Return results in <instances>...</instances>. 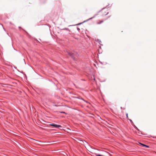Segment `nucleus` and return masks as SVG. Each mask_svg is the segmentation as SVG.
I'll use <instances>...</instances> for the list:
<instances>
[{"label":"nucleus","mask_w":156,"mask_h":156,"mask_svg":"<svg viewBox=\"0 0 156 156\" xmlns=\"http://www.w3.org/2000/svg\"><path fill=\"white\" fill-rule=\"evenodd\" d=\"M102 15L103 16L106 15L108 13V10L107 9H102L101 11Z\"/></svg>","instance_id":"nucleus-1"},{"label":"nucleus","mask_w":156,"mask_h":156,"mask_svg":"<svg viewBox=\"0 0 156 156\" xmlns=\"http://www.w3.org/2000/svg\"><path fill=\"white\" fill-rule=\"evenodd\" d=\"M129 120L131 122H132V121L131 120V119H129Z\"/></svg>","instance_id":"nucleus-7"},{"label":"nucleus","mask_w":156,"mask_h":156,"mask_svg":"<svg viewBox=\"0 0 156 156\" xmlns=\"http://www.w3.org/2000/svg\"><path fill=\"white\" fill-rule=\"evenodd\" d=\"M50 126H53L56 127H61V126L60 125H57L55 124H52L50 125Z\"/></svg>","instance_id":"nucleus-2"},{"label":"nucleus","mask_w":156,"mask_h":156,"mask_svg":"<svg viewBox=\"0 0 156 156\" xmlns=\"http://www.w3.org/2000/svg\"><path fill=\"white\" fill-rule=\"evenodd\" d=\"M126 117L127 118H128V114H126Z\"/></svg>","instance_id":"nucleus-5"},{"label":"nucleus","mask_w":156,"mask_h":156,"mask_svg":"<svg viewBox=\"0 0 156 156\" xmlns=\"http://www.w3.org/2000/svg\"><path fill=\"white\" fill-rule=\"evenodd\" d=\"M140 144L141 145H142L143 146H144V147H149L148 146H147L146 145H145V144H141V143H140Z\"/></svg>","instance_id":"nucleus-4"},{"label":"nucleus","mask_w":156,"mask_h":156,"mask_svg":"<svg viewBox=\"0 0 156 156\" xmlns=\"http://www.w3.org/2000/svg\"><path fill=\"white\" fill-rule=\"evenodd\" d=\"M104 22L103 20H99L97 22V24H100Z\"/></svg>","instance_id":"nucleus-3"},{"label":"nucleus","mask_w":156,"mask_h":156,"mask_svg":"<svg viewBox=\"0 0 156 156\" xmlns=\"http://www.w3.org/2000/svg\"><path fill=\"white\" fill-rule=\"evenodd\" d=\"M61 113L66 114L65 112H61Z\"/></svg>","instance_id":"nucleus-6"}]
</instances>
